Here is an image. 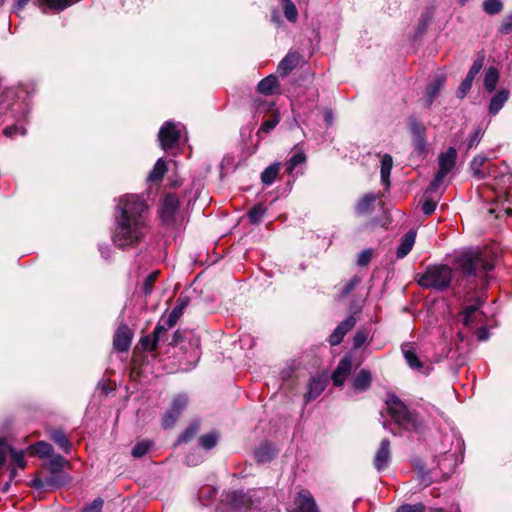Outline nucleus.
I'll return each instance as SVG.
<instances>
[{"instance_id": "obj_1", "label": "nucleus", "mask_w": 512, "mask_h": 512, "mask_svg": "<svg viewBox=\"0 0 512 512\" xmlns=\"http://www.w3.org/2000/svg\"><path fill=\"white\" fill-rule=\"evenodd\" d=\"M119 215L112 240L119 248H130L144 240L149 232L148 219L145 214L147 205L137 195H125L117 205Z\"/></svg>"}, {"instance_id": "obj_2", "label": "nucleus", "mask_w": 512, "mask_h": 512, "mask_svg": "<svg viewBox=\"0 0 512 512\" xmlns=\"http://www.w3.org/2000/svg\"><path fill=\"white\" fill-rule=\"evenodd\" d=\"M455 267L467 278L480 279L486 286L488 272L494 269V260L486 252L476 248L462 251L455 257Z\"/></svg>"}, {"instance_id": "obj_3", "label": "nucleus", "mask_w": 512, "mask_h": 512, "mask_svg": "<svg viewBox=\"0 0 512 512\" xmlns=\"http://www.w3.org/2000/svg\"><path fill=\"white\" fill-rule=\"evenodd\" d=\"M385 403L389 414L399 426L403 427L405 430H419L421 422L417 415L410 412L396 395L389 394Z\"/></svg>"}, {"instance_id": "obj_4", "label": "nucleus", "mask_w": 512, "mask_h": 512, "mask_svg": "<svg viewBox=\"0 0 512 512\" xmlns=\"http://www.w3.org/2000/svg\"><path fill=\"white\" fill-rule=\"evenodd\" d=\"M452 276V269L447 265H434L426 269L418 284L423 288L443 290L450 285Z\"/></svg>"}, {"instance_id": "obj_5", "label": "nucleus", "mask_w": 512, "mask_h": 512, "mask_svg": "<svg viewBox=\"0 0 512 512\" xmlns=\"http://www.w3.org/2000/svg\"><path fill=\"white\" fill-rule=\"evenodd\" d=\"M184 126L179 122L166 121L159 130L158 139L164 151L179 145L184 137Z\"/></svg>"}, {"instance_id": "obj_6", "label": "nucleus", "mask_w": 512, "mask_h": 512, "mask_svg": "<svg viewBox=\"0 0 512 512\" xmlns=\"http://www.w3.org/2000/svg\"><path fill=\"white\" fill-rule=\"evenodd\" d=\"M47 466L51 472V477L46 480V483L41 480H35L34 485L37 488H42L47 485L61 486L66 480V475L63 473V467L66 463L65 459L59 454H52L48 457Z\"/></svg>"}, {"instance_id": "obj_7", "label": "nucleus", "mask_w": 512, "mask_h": 512, "mask_svg": "<svg viewBox=\"0 0 512 512\" xmlns=\"http://www.w3.org/2000/svg\"><path fill=\"white\" fill-rule=\"evenodd\" d=\"M188 397L185 394H178L171 402L170 409L162 417V426L165 429L174 426L181 412L187 407Z\"/></svg>"}, {"instance_id": "obj_8", "label": "nucleus", "mask_w": 512, "mask_h": 512, "mask_svg": "<svg viewBox=\"0 0 512 512\" xmlns=\"http://www.w3.org/2000/svg\"><path fill=\"white\" fill-rule=\"evenodd\" d=\"M401 351L408 366L419 373L429 374L431 367L422 361L416 354L414 343L406 342L401 345Z\"/></svg>"}, {"instance_id": "obj_9", "label": "nucleus", "mask_w": 512, "mask_h": 512, "mask_svg": "<svg viewBox=\"0 0 512 512\" xmlns=\"http://www.w3.org/2000/svg\"><path fill=\"white\" fill-rule=\"evenodd\" d=\"M252 495H247L242 492H233L231 496L232 504L235 510L240 512H279L275 508H271L268 511H262L254 502Z\"/></svg>"}, {"instance_id": "obj_10", "label": "nucleus", "mask_w": 512, "mask_h": 512, "mask_svg": "<svg viewBox=\"0 0 512 512\" xmlns=\"http://www.w3.org/2000/svg\"><path fill=\"white\" fill-rule=\"evenodd\" d=\"M180 201L175 194L166 195L161 203L160 218L166 223L170 224L174 221L176 213L179 209Z\"/></svg>"}, {"instance_id": "obj_11", "label": "nucleus", "mask_w": 512, "mask_h": 512, "mask_svg": "<svg viewBox=\"0 0 512 512\" xmlns=\"http://www.w3.org/2000/svg\"><path fill=\"white\" fill-rule=\"evenodd\" d=\"M295 507L288 512H319L312 494L308 490H301L294 500Z\"/></svg>"}, {"instance_id": "obj_12", "label": "nucleus", "mask_w": 512, "mask_h": 512, "mask_svg": "<svg viewBox=\"0 0 512 512\" xmlns=\"http://www.w3.org/2000/svg\"><path fill=\"white\" fill-rule=\"evenodd\" d=\"M352 368V358L349 355L344 356L338 363L336 370L332 374V381L335 386H342L350 374Z\"/></svg>"}, {"instance_id": "obj_13", "label": "nucleus", "mask_w": 512, "mask_h": 512, "mask_svg": "<svg viewBox=\"0 0 512 512\" xmlns=\"http://www.w3.org/2000/svg\"><path fill=\"white\" fill-rule=\"evenodd\" d=\"M391 460L390 441L383 439L374 457V466L377 471H382L389 466Z\"/></svg>"}, {"instance_id": "obj_14", "label": "nucleus", "mask_w": 512, "mask_h": 512, "mask_svg": "<svg viewBox=\"0 0 512 512\" xmlns=\"http://www.w3.org/2000/svg\"><path fill=\"white\" fill-rule=\"evenodd\" d=\"M132 332L128 326H119L113 340L114 348L119 352H125L130 348Z\"/></svg>"}, {"instance_id": "obj_15", "label": "nucleus", "mask_w": 512, "mask_h": 512, "mask_svg": "<svg viewBox=\"0 0 512 512\" xmlns=\"http://www.w3.org/2000/svg\"><path fill=\"white\" fill-rule=\"evenodd\" d=\"M356 323V319L353 315L348 316L343 320L332 332L329 337V343L332 346L340 344L348 331H350Z\"/></svg>"}, {"instance_id": "obj_16", "label": "nucleus", "mask_w": 512, "mask_h": 512, "mask_svg": "<svg viewBox=\"0 0 512 512\" xmlns=\"http://www.w3.org/2000/svg\"><path fill=\"white\" fill-rule=\"evenodd\" d=\"M328 383L326 375L314 376L308 383V391L305 395L306 402L316 399L325 390Z\"/></svg>"}, {"instance_id": "obj_17", "label": "nucleus", "mask_w": 512, "mask_h": 512, "mask_svg": "<svg viewBox=\"0 0 512 512\" xmlns=\"http://www.w3.org/2000/svg\"><path fill=\"white\" fill-rule=\"evenodd\" d=\"M481 304L482 300L477 299L474 304L468 305L463 309V324L465 326L470 327L482 321L483 314L479 309Z\"/></svg>"}, {"instance_id": "obj_18", "label": "nucleus", "mask_w": 512, "mask_h": 512, "mask_svg": "<svg viewBox=\"0 0 512 512\" xmlns=\"http://www.w3.org/2000/svg\"><path fill=\"white\" fill-rule=\"evenodd\" d=\"M166 333V327L162 323H158L154 329L152 335H147L141 338V345L147 351L156 350L158 343L162 339L163 335Z\"/></svg>"}, {"instance_id": "obj_19", "label": "nucleus", "mask_w": 512, "mask_h": 512, "mask_svg": "<svg viewBox=\"0 0 512 512\" xmlns=\"http://www.w3.org/2000/svg\"><path fill=\"white\" fill-rule=\"evenodd\" d=\"M510 96V91L508 89H500L497 91L490 100L489 103V114L495 116L507 102Z\"/></svg>"}, {"instance_id": "obj_20", "label": "nucleus", "mask_w": 512, "mask_h": 512, "mask_svg": "<svg viewBox=\"0 0 512 512\" xmlns=\"http://www.w3.org/2000/svg\"><path fill=\"white\" fill-rule=\"evenodd\" d=\"M457 157V152L454 148L450 147L446 152L441 153L439 156V170L438 172L447 175L454 167Z\"/></svg>"}, {"instance_id": "obj_21", "label": "nucleus", "mask_w": 512, "mask_h": 512, "mask_svg": "<svg viewBox=\"0 0 512 512\" xmlns=\"http://www.w3.org/2000/svg\"><path fill=\"white\" fill-rule=\"evenodd\" d=\"M445 84V77L443 75L436 76L428 85L425 95V105L430 106L436 97L439 95L441 88Z\"/></svg>"}, {"instance_id": "obj_22", "label": "nucleus", "mask_w": 512, "mask_h": 512, "mask_svg": "<svg viewBox=\"0 0 512 512\" xmlns=\"http://www.w3.org/2000/svg\"><path fill=\"white\" fill-rule=\"evenodd\" d=\"M276 455L275 447L270 443H262L254 452L255 459L258 463L270 462Z\"/></svg>"}, {"instance_id": "obj_23", "label": "nucleus", "mask_w": 512, "mask_h": 512, "mask_svg": "<svg viewBox=\"0 0 512 512\" xmlns=\"http://www.w3.org/2000/svg\"><path fill=\"white\" fill-rule=\"evenodd\" d=\"M416 239V232L409 230L402 238L397 248V258H404L413 248Z\"/></svg>"}, {"instance_id": "obj_24", "label": "nucleus", "mask_w": 512, "mask_h": 512, "mask_svg": "<svg viewBox=\"0 0 512 512\" xmlns=\"http://www.w3.org/2000/svg\"><path fill=\"white\" fill-rule=\"evenodd\" d=\"M372 375L370 371L361 369L353 379V389L358 392L367 390L371 386Z\"/></svg>"}, {"instance_id": "obj_25", "label": "nucleus", "mask_w": 512, "mask_h": 512, "mask_svg": "<svg viewBox=\"0 0 512 512\" xmlns=\"http://www.w3.org/2000/svg\"><path fill=\"white\" fill-rule=\"evenodd\" d=\"M299 56L297 53H288L279 63L277 71L281 76L288 75L298 64Z\"/></svg>"}, {"instance_id": "obj_26", "label": "nucleus", "mask_w": 512, "mask_h": 512, "mask_svg": "<svg viewBox=\"0 0 512 512\" xmlns=\"http://www.w3.org/2000/svg\"><path fill=\"white\" fill-rule=\"evenodd\" d=\"M499 81V71L496 67L490 66L484 70L483 85L488 93L494 92Z\"/></svg>"}, {"instance_id": "obj_27", "label": "nucleus", "mask_w": 512, "mask_h": 512, "mask_svg": "<svg viewBox=\"0 0 512 512\" xmlns=\"http://www.w3.org/2000/svg\"><path fill=\"white\" fill-rule=\"evenodd\" d=\"M49 438L58 445V447L65 453H70L72 443L67 438L66 434L61 429H55L49 432Z\"/></svg>"}, {"instance_id": "obj_28", "label": "nucleus", "mask_w": 512, "mask_h": 512, "mask_svg": "<svg viewBox=\"0 0 512 512\" xmlns=\"http://www.w3.org/2000/svg\"><path fill=\"white\" fill-rule=\"evenodd\" d=\"M278 86V79L275 75H269L262 79L257 86L259 93L264 95L273 94L275 88Z\"/></svg>"}, {"instance_id": "obj_29", "label": "nucleus", "mask_w": 512, "mask_h": 512, "mask_svg": "<svg viewBox=\"0 0 512 512\" xmlns=\"http://www.w3.org/2000/svg\"><path fill=\"white\" fill-rule=\"evenodd\" d=\"M393 166V159L389 154H385L381 159V182L387 187L390 185V174Z\"/></svg>"}, {"instance_id": "obj_30", "label": "nucleus", "mask_w": 512, "mask_h": 512, "mask_svg": "<svg viewBox=\"0 0 512 512\" xmlns=\"http://www.w3.org/2000/svg\"><path fill=\"white\" fill-rule=\"evenodd\" d=\"M167 171V164L163 158H159L155 163L153 169L148 175V180L151 182L160 181Z\"/></svg>"}, {"instance_id": "obj_31", "label": "nucleus", "mask_w": 512, "mask_h": 512, "mask_svg": "<svg viewBox=\"0 0 512 512\" xmlns=\"http://www.w3.org/2000/svg\"><path fill=\"white\" fill-rule=\"evenodd\" d=\"M375 200L376 195L373 193L364 195L357 203L356 212L360 215L368 213L372 210Z\"/></svg>"}, {"instance_id": "obj_32", "label": "nucleus", "mask_w": 512, "mask_h": 512, "mask_svg": "<svg viewBox=\"0 0 512 512\" xmlns=\"http://www.w3.org/2000/svg\"><path fill=\"white\" fill-rule=\"evenodd\" d=\"M31 454L38 455L40 458L50 457L53 454V447L44 441H39L29 447Z\"/></svg>"}, {"instance_id": "obj_33", "label": "nucleus", "mask_w": 512, "mask_h": 512, "mask_svg": "<svg viewBox=\"0 0 512 512\" xmlns=\"http://www.w3.org/2000/svg\"><path fill=\"white\" fill-rule=\"evenodd\" d=\"M279 169H280V165L279 163H273L271 165H269L262 173H261V181L265 184V185H271L278 173H279Z\"/></svg>"}, {"instance_id": "obj_34", "label": "nucleus", "mask_w": 512, "mask_h": 512, "mask_svg": "<svg viewBox=\"0 0 512 512\" xmlns=\"http://www.w3.org/2000/svg\"><path fill=\"white\" fill-rule=\"evenodd\" d=\"M487 158L482 155H477L473 158L470 164V168L473 172V176H475L478 179H483L486 177L485 172L481 170L483 165L486 163Z\"/></svg>"}, {"instance_id": "obj_35", "label": "nucleus", "mask_w": 512, "mask_h": 512, "mask_svg": "<svg viewBox=\"0 0 512 512\" xmlns=\"http://www.w3.org/2000/svg\"><path fill=\"white\" fill-rule=\"evenodd\" d=\"M152 447H153V441H151V440L144 439V440L138 441L132 449V455L135 458H141L144 455H146Z\"/></svg>"}, {"instance_id": "obj_36", "label": "nucleus", "mask_w": 512, "mask_h": 512, "mask_svg": "<svg viewBox=\"0 0 512 512\" xmlns=\"http://www.w3.org/2000/svg\"><path fill=\"white\" fill-rule=\"evenodd\" d=\"M286 19L290 22H296L298 11L295 4L291 0H280Z\"/></svg>"}, {"instance_id": "obj_37", "label": "nucleus", "mask_w": 512, "mask_h": 512, "mask_svg": "<svg viewBox=\"0 0 512 512\" xmlns=\"http://www.w3.org/2000/svg\"><path fill=\"white\" fill-rule=\"evenodd\" d=\"M306 161V155L303 152H297L295 153L285 164L286 172L288 174H292L295 168L305 163Z\"/></svg>"}, {"instance_id": "obj_38", "label": "nucleus", "mask_w": 512, "mask_h": 512, "mask_svg": "<svg viewBox=\"0 0 512 512\" xmlns=\"http://www.w3.org/2000/svg\"><path fill=\"white\" fill-rule=\"evenodd\" d=\"M181 315V308H173L167 317H162L160 319L159 323L164 324L167 331L168 329H171L173 326H175Z\"/></svg>"}, {"instance_id": "obj_39", "label": "nucleus", "mask_w": 512, "mask_h": 512, "mask_svg": "<svg viewBox=\"0 0 512 512\" xmlns=\"http://www.w3.org/2000/svg\"><path fill=\"white\" fill-rule=\"evenodd\" d=\"M266 213V208L262 204H257L248 212V218L252 224H258Z\"/></svg>"}, {"instance_id": "obj_40", "label": "nucleus", "mask_w": 512, "mask_h": 512, "mask_svg": "<svg viewBox=\"0 0 512 512\" xmlns=\"http://www.w3.org/2000/svg\"><path fill=\"white\" fill-rule=\"evenodd\" d=\"M503 9L501 0H485L483 2V10L490 15L498 14Z\"/></svg>"}, {"instance_id": "obj_41", "label": "nucleus", "mask_w": 512, "mask_h": 512, "mask_svg": "<svg viewBox=\"0 0 512 512\" xmlns=\"http://www.w3.org/2000/svg\"><path fill=\"white\" fill-rule=\"evenodd\" d=\"M219 436L215 433H208L200 437L199 443L205 450L212 449L218 442Z\"/></svg>"}, {"instance_id": "obj_42", "label": "nucleus", "mask_w": 512, "mask_h": 512, "mask_svg": "<svg viewBox=\"0 0 512 512\" xmlns=\"http://www.w3.org/2000/svg\"><path fill=\"white\" fill-rule=\"evenodd\" d=\"M158 275L159 271H154L145 278L142 285V291L145 295H150L152 293L153 285L156 282Z\"/></svg>"}, {"instance_id": "obj_43", "label": "nucleus", "mask_w": 512, "mask_h": 512, "mask_svg": "<svg viewBox=\"0 0 512 512\" xmlns=\"http://www.w3.org/2000/svg\"><path fill=\"white\" fill-rule=\"evenodd\" d=\"M199 430V424H191L178 438V443H185L191 440Z\"/></svg>"}, {"instance_id": "obj_44", "label": "nucleus", "mask_w": 512, "mask_h": 512, "mask_svg": "<svg viewBox=\"0 0 512 512\" xmlns=\"http://www.w3.org/2000/svg\"><path fill=\"white\" fill-rule=\"evenodd\" d=\"M3 133L6 137H13L15 135H25L26 129L22 125L15 124L12 126H7L3 130Z\"/></svg>"}, {"instance_id": "obj_45", "label": "nucleus", "mask_w": 512, "mask_h": 512, "mask_svg": "<svg viewBox=\"0 0 512 512\" xmlns=\"http://www.w3.org/2000/svg\"><path fill=\"white\" fill-rule=\"evenodd\" d=\"M409 129L413 137L425 135L424 125L421 122L417 121L416 119H411L409 121Z\"/></svg>"}, {"instance_id": "obj_46", "label": "nucleus", "mask_w": 512, "mask_h": 512, "mask_svg": "<svg viewBox=\"0 0 512 512\" xmlns=\"http://www.w3.org/2000/svg\"><path fill=\"white\" fill-rule=\"evenodd\" d=\"M12 463L17 467L23 469L25 467L24 451L23 450H10Z\"/></svg>"}, {"instance_id": "obj_47", "label": "nucleus", "mask_w": 512, "mask_h": 512, "mask_svg": "<svg viewBox=\"0 0 512 512\" xmlns=\"http://www.w3.org/2000/svg\"><path fill=\"white\" fill-rule=\"evenodd\" d=\"M447 175L443 174V173H440L437 171L436 175H435V178L433 179V181L430 183V186L428 187L427 189V192L429 193H434L438 190V188L442 185L445 177Z\"/></svg>"}, {"instance_id": "obj_48", "label": "nucleus", "mask_w": 512, "mask_h": 512, "mask_svg": "<svg viewBox=\"0 0 512 512\" xmlns=\"http://www.w3.org/2000/svg\"><path fill=\"white\" fill-rule=\"evenodd\" d=\"M425 506L422 503L405 504L400 506L396 512H424Z\"/></svg>"}, {"instance_id": "obj_49", "label": "nucleus", "mask_w": 512, "mask_h": 512, "mask_svg": "<svg viewBox=\"0 0 512 512\" xmlns=\"http://www.w3.org/2000/svg\"><path fill=\"white\" fill-rule=\"evenodd\" d=\"M103 499L96 498L90 504L85 506L82 512H101L103 507Z\"/></svg>"}, {"instance_id": "obj_50", "label": "nucleus", "mask_w": 512, "mask_h": 512, "mask_svg": "<svg viewBox=\"0 0 512 512\" xmlns=\"http://www.w3.org/2000/svg\"><path fill=\"white\" fill-rule=\"evenodd\" d=\"M472 83H473V81L465 78L461 82V84L457 90V97L461 98V99L464 98L467 95V93L469 92V90L471 89Z\"/></svg>"}, {"instance_id": "obj_51", "label": "nucleus", "mask_w": 512, "mask_h": 512, "mask_svg": "<svg viewBox=\"0 0 512 512\" xmlns=\"http://www.w3.org/2000/svg\"><path fill=\"white\" fill-rule=\"evenodd\" d=\"M371 258H372V250L365 249L359 253L358 258H357V264L359 266H366L370 262Z\"/></svg>"}, {"instance_id": "obj_52", "label": "nucleus", "mask_w": 512, "mask_h": 512, "mask_svg": "<svg viewBox=\"0 0 512 512\" xmlns=\"http://www.w3.org/2000/svg\"><path fill=\"white\" fill-rule=\"evenodd\" d=\"M413 145L416 151L419 153H424L426 150V137L425 135L414 136L413 137Z\"/></svg>"}, {"instance_id": "obj_53", "label": "nucleus", "mask_w": 512, "mask_h": 512, "mask_svg": "<svg viewBox=\"0 0 512 512\" xmlns=\"http://www.w3.org/2000/svg\"><path fill=\"white\" fill-rule=\"evenodd\" d=\"M499 32L504 35H507L512 32V14L506 16L503 19L499 27Z\"/></svg>"}, {"instance_id": "obj_54", "label": "nucleus", "mask_w": 512, "mask_h": 512, "mask_svg": "<svg viewBox=\"0 0 512 512\" xmlns=\"http://www.w3.org/2000/svg\"><path fill=\"white\" fill-rule=\"evenodd\" d=\"M278 123H279V119H278L277 116H275L273 118H270V119H268V120L263 122V124L260 127V131L268 133L271 130H273Z\"/></svg>"}, {"instance_id": "obj_55", "label": "nucleus", "mask_w": 512, "mask_h": 512, "mask_svg": "<svg viewBox=\"0 0 512 512\" xmlns=\"http://www.w3.org/2000/svg\"><path fill=\"white\" fill-rule=\"evenodd\" d=\"M360 282L361 279L358 276H354L350 279L341 292L342 296L348 295Z\"/></svg>"}, {"instance_id": "obj_56", "label": "nucleus", "mask_w": 512, "mask_h": 512, "mask_svg": "<svg viewBox=\"0 0 512 512\" xmlns=\"http://www.w3.org/2000/svg\"><path fill=\"white\" fill-rule=\"evenodd\" d=\"M436 202L432 199H426L422 204V211L425 215H431L436 209Z\"/></svg>"}, {"instance_id": "obj_57", "label": "nucleus", "mask_w": 512, "mask_h": 512, "mask_svg": "<svg viewBox=\"0 0 512 512\" xmlns=\"http://www.w3.org/2000/svg\"><path fill=\"white\" fill-rule=\"evenodd\" d=\"M368 338V333L366 331H358L354 336V347H361Z\"/></svg>"}, {"instance_id": "obj_58", "label": "nucleus", "mask_w": 512, "mask_h": 512, "mask_svg": "<svg viewBox=\"0 0 512 512\" xmlns=\"http://www.w3.org/2000/svg\"><path fill=\"white\" fill-rule=\"evenodd\" d=\"M201 461H202V457L196 453H190L185 458V462L188 466H196Z\"/></svg>"}, {"instance_id": "obj_59", "label": "nucleus", "mask_w": 512, "mask_h": 512, "mask_svg": "<svg viewBox=\"0 0 512 512\" xmlns=\"http://www.w3.org/2000/svg\"><path fill=\"white\" fill-rule=\"evenodd\" d=\"M9 448L3 439H0V466L5 463Z\"/></svg>"}, {"instance_id": "obj_60", "label": "nucleus", "mask_w": 512, "mask_h": 512, "mask_svg": "<svg viewBox=\"0 0 512 512\" xmlns=\"http://www.w3.org/2000/svg\"><path fill=\"white\" fill-rule=\"evenodd\" d=\"M483 64H484V56L483 55L478 56L474 60L470 70L473 71V72H476L478 74L480 72V70L482 69Z\"/></svg>"}, {"instance_id": "obj_61", "label": "nucleus", "mask_w": 512, "mask_h": 512, "mask_svg": "<svg viewBox=\"0 0 512 512\" xmlns=\"http://www.w3.org/2000/svg\"><path fill=\"white\" fill-rule=\"evenodd\" d=\"M478 340L485 341L489 338V332L486 327H481L477 332Z\"/></svg>"}, {"instance_id": "obj_62", "label": "nucleus", "mask_w": 512, "mask_h": 512, "mask_svg": "<svg viewBox=\"0 0 512 512\" xmlns=\"http://www.w3.org/2000/svg\"><path fill=\"white\" fill-rule=\"evenodd\" d=\"M324 120H325L327 126L332 125V123H333V113H332L331 110H326L324 112Z\"/></svg>"}, {"instance_id": "obj_63", "label": "nucleus", "mask_w": 512, "mask_h": 512, "mask_svg": "<svg viewBox=\"0 0 512 512\" xmlns=\"http://www.w3.org/2000/svg\"><path fill=\"white\" fill-rule=\"evenodd\" d=\"M187 305H188V300L186 298L179 297L178 305L175 308H181V314H183V311Z\"/></svg>"}, {"instance_id": "obj_64", "label": "nucleus", "mask_w": 512, "mask_h": 512, "mask_svg": "<svg viewBox=\"0 0 512 512\" xmlns=\"http://www.w3.org/2000/svg\"><path fill=\"white\" fill-rule=\"evenodd\" d=\"M183 339L182 337V333L180 331H176L173 335V341H172V345H177L179 342H181Z\"/></svg>"}]
</instances>
